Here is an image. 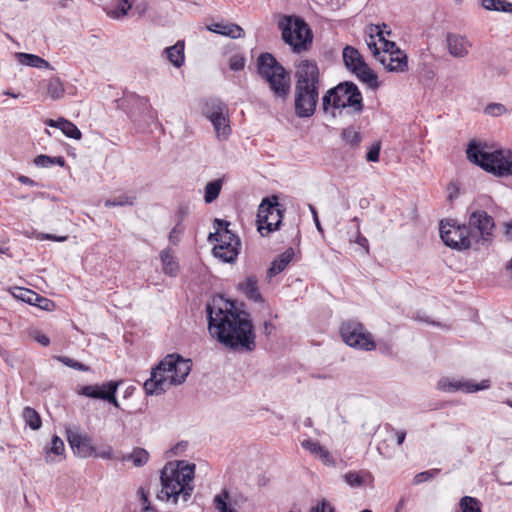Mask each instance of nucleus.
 <instances>
[{
	"label": "nucleus",
	"instance_id": "f257e3e1",
	"mask_svg": "<svg viewBox=\"0 0 512 512\" xmlns=\"http://www.w3.org/2000/svg\"><path fill=\"white\" fill-rule=\"evenodd\" d=\"M208 329L218 342L237 351L250 352L256 347V335L249 315L238 311L222 298L207 305Z\"/></svg>",
	"mask_w": 512,
	"mask_h": 512
},
{
	"label": "nucleus",
	"instance_id": "f03ea898",
	"mask_svg": "<svg viewBox=\"0 0 512 512\" xmlns=\"http://www.w3.org/2000/svg\"><path fill=\"white\" fill-rule=\"evenodd\" d=\"M191 361L177 354L167 355L156 367L152 368L150 378L144 382L147 395H161L172 386L182 384L191 371Z\"/></svg>",
	"mask_w": 512,
	"mask_h": 512
},
{
	"label": "nucleus",
	"instance_id": "7ed1b4c3",
	"mask_svg": "<svg viewBox=\"0 0 512 512\" xmlns=\"http://www.w3.org/2000/svg\"><path fill=\"white\" fill-rule=\"evenodd\" d=\"M194 464L169 462L161 471L162 489L158 498L173 504L187 503L194 490Z\"/></svg>",
	"mask_w": 512,
	"mask_h": 512
},
{
	"label": "nucleus",
	"instance_id": "20e7f679",
	"mask_svg": "<svg viewBox=\"0 0 512 512\" xmlns=\"http://www.w3.org/2000/svg\"><path fill=\"white\" fill-rule=\"evenodd\" d=\"M466 154L470 162L489 173L496 176L512 175V151L509 149L489 151L486 144L471 141Z\"/></svg>",
	"mask_w": 512,
	"mask_h": 512
},
{
	"label": "nucleus",
	"instance_id": "39448f33",
	"mask_svg": "<svg viewBox=\"0 0 512 512\" xmlns=\"http://www.w3.org/2000/svg\"><path fill=\"white\" fill-rule=\"evenodd\" d=\"M258 73L263 77L273 95L281 100H286L291 89L290 74L270 53H263L257 60Z\"/></svg>",
	"mask_w": 512,
	"mask_h": 512
},
{
	"label": "nucleus",
	"instance_id": "423d86ee",
	"mask_svg": "<svg viewBox=\"0 0 512 512\" xmlns=\"http://www.w3.org/2000/svg\"><path fill=\"white\" fill-rule=\"evenodd\" d=\"M322 106L325 112L330 108H348L353 113L359 114L363 110L362 94L355 84L351 82L340 83L325 93L322 98Z\"/></svg>",
	"mask_w": 512,
	"mask_h": 512
},
{
	"label": "nucleus",
	"instance_id": "0eeeda50",
	"mask_svg": "<svg viewBox=\"0 0 512 512\" xmlns=\"http://www.w3.org/2000/svg\"><path fill=\"white\" fill-rule=\"evenodd\" d=\"M278 26L281 30L283 41L291 46L293 52L307 51L312 43V31L307 23L297 16H283Z\"/></svg>",
	"mask_w": 512,
	"mask_h": 512
},
{
	"label": "nucleus",
	"instance_id": "6e6552de",
	"mask_svg": "<svg viewBox=\"0 0 512 512\" xmlns=\"http://www.w3.org/2000/svg\"><path fill=\"white\" fill-rule=\"evenodd\" d=\"M230 223L221 220H214L215 232L209 234V241L215 240L218 244L213 248L216 258L225 263H232L237 259L240 252V239L229 230Z\"/></svg>",
	"mask_w": 512,
	"mask_h": 512
},
{
	"label": "nucleus",
	"instance_id": "1a4fd4ad",
	"mask_svg": "<svg viewBox=\"0 0 512 512\" xmlns=\"http://www.w3.org/2000/svg\"><path fill=\"white\" fill-rule=\"evenodd\" d=\"M440 237L446 246L456 250L471 248L473 242H478V236L465 225H459L455 220L440 222Z\"/></svg>",
	"mask_w": 512,
	"mask_h": 512
},
{
	"label": "nucleus",
	"instance_id": "9d476101",
	"mask_svg": "<svg viewBox=\"0 0 512 512\" xmlns=\"http://www.w3.org/2000/svg\"><path fill=\"white\" fill-rule=\"evenodd\" d=\"M202 112L212 123L216 138L219 141L227 140L231 127L226 104L219 99H208L203 104Z\"/></svg>",
	"mask_w": 512,
	"mask_h": 512
},
{
	"label": "nucleus",
	"instance_id": "9b49d317",
	"mask_svg": "<svg viewBox=\"0 0 512 512\" xmlns=\"http://www.w3.org/2000/svg\"><path fill=\"white\" fill-rule=\"evenodd\" d=\"M343 61L348 70L354 73L362 82L370 88H377V75L368 67L360 52L352 47L346 46L343 49Z\"/></svg>",
	"mask_w": 512,
	"mask_h": 512
},
{
	"label": "nucleus",
	"instance_id": "f8f14e48",
	"mask_svg": "<svg viewBox=\"0 0 512 512\" xmlns=\"http://www.w3.org/2000/svg\"><path fill=\"white\" fill-rule=\"evenodd\" d=\"M343 341L354 348L365 351L374 350L376 345L371 333L363 325L354 321H347L340 328Z\"/></svg>",
	"mask_w": 512,
	"mask_h": 512
},
{
	"label": "nucleus",
	"instance_id": "ddd939ff",
	"mask_svg": "<svg viewBox=\"0 0 512 512\" xmlns=\"http://www.w3.org/2000/svg\"><path fill=\"white\" fill-rule=\"evenodd\" d=\"M282 211L279 208L277 199L274 202L269 199L262 200L257 213L258 231L262 236L277 230L282 221Z\"/></svg>",
	"mask_w": 512,
	"mask_h": 512
},
{
	"label": "nucleus",
	"instance_id": "4468645a",
	"mask_svg": "<svg viewBox=\"0 0 512 512\" xmlns=\"http://www.w3.org/2000/svg\"><path fill=\"white\" fill-rule=\"evenodd\" d=\"M317 86H298L294 89L295 115L299 118H309L314 115L319 101Z\"/></svg>",
	"mask_w": 512,
	"mask_h": 512
},
{
	"label": "nucleus",
	"instance_id": "2eb2a0df",
	"mask_svg": "<svg viewBox=\"0 0 512 512\" xmlns=\"http://www.w3.org/2000/svg\"><path fill=\"white\" fill-rule=\"evenodd\" d=\"M295 78V85L321 87L319 67L314 60H300L295 66Z\"/></svg>",
	"mask_w": 512,
	"mask_h": 512
},
{
	"label": "nucleus",
	"instance_id": "dca6fc26",
	"mask_svg": "<svg viewBox=\"0 0 512 512\" xmlns=\"http://www.w3.org/2000/svg\"><path fill=\"white\" fill-rule=\"evenodd\" d=\"M118 386L119 383L116 381H108L102 385H86L81 387L78 394L89 398L102 399L119 408V402L115 396Z\"/></svg>",
	"mask_w": 512,
	"mask_h": 512
},
{
	"label": "nucleus",
	"instance_id": "f3484780",
	"mask_svg": "<svg viewBox=\"0 0 512 512\" xmlns=\"http://www.w3.org/2000/svg\"><path fill=\"white\" fill-rule=\"evenodd\" d=\"M67 441L75 455L81 458L92 457L95 453L92 438L75 428L66 429Z\"/></svg>",
	"mask_w": 512,
	"mask_h": 512
},
{
	"label": "nucleus",
	"instance_id": "a211bd4d",
	"mask_svg": "<svg viewBox=\"0 0 512 512\" xmlns=\"http://www.w3.org/2000/svg\"><path fill=\"white\" fill-rule=\"evenodd\" d=\"M469 228L477 234L478 240H487V236L491 235L494 228L493 218L485 211H475L470 215Z\"/></svg>",
	"mask_w": 512,
	"mask_h": 512
},
{
	"label": "nucleus",
	"instance_id": "6ab92c4d",
	"mask_svg": "<svg viewBox=\"0 0 512 512\" xmlns=\"http://www.w3.org/2000/svg\"><path fill=\"white\" fill-rule=\"evenodd\" d=\"M379 62L389 72L403 73L408 69V57L400 49L392 53H382Z\"/></svg>",
	"mask_w": 512,
	"mask_h": 512
},
{
	"label": "nucleus",
	"instance_id": "aec40b11",
	"mask_svg": "<svg viewBox=\"0 0 512 512\" xmlns=\"http://www.w3.org/2000/svg\"><path fill=\"white\" fill-rule=\"evenodd\" d=\"M438 389L448 392L463 390L467 393H473L479 390H484L490 387L489 380H482L479 384H472L471 382L451 381L448 378H443L438 381Z\"/></svg>",
	"mask_w": 512,
	"mask_h": 512
},
{
	"label": "nucleus",
	"instance_id": "412c9836",
	"mask_svg": "<svg viewBox=\"0 0 512 512\" xmlns=\"http://www.w3.org/2000/svg\"><path fill=\"white\" fill-rule=\"evenodd\" d=\"M42 95L46 99H50L52 101H57L62 99L65 96V86L63 81L57 77L53 76L48 79H44L39 84Z\"/></svg>",
	"mask_w": 512,
	"mask_h": 512
},
{
	"label": "nucleus",
	"instance_id": "4be33fe9",
	"mask_svg": "<svg viewBox=\"0 0 512 512\" xmlns=\"http://www.w3.org/2000/svg\"><path fill=\"white\" fill-rule=\"evenodd\" d=\"M447 46L449 53L453 57L463 58L468 55L471 43L463 36L456 34H448Z\"/></svg>",
	"mask_w": 512,
	"mask_h": 512
},
{
	"label": "nucleus",
	"instance_id": "5701e85b",
	"mask_svg": "<svg viewBox=\"0 0 512 512\" xmlns=\"http://www.w3.org/2000/svg\"><path fill=\"white\" fill-rule=\"evenodd\" d=\"M293 257H294V250L292 248L286 249L283 253H281L271 263V266L267 272L268 277L271 278V277L281 273L283 270H285V268L292 261Z\"/></svg>",
	"mask_w": 512,
	"mask_h": 512
},
{
	"label": "nucleus",
	"instance_id": "b1692460",
	"mask_svg": "<svg viewBox=\"0 0 512 512\" xmlns=\"http://www.w3.org/2000/svg\"><path fill=\"white\" fill-rule=\"evenodd\" d=\"M160 260L162 262V269L166 275L176 276L179 271V264L174 252L170 249H164L160 252Z\"/></svg>",
	"mask_w": 512,
	"mask_h": 512
},
{
	"label": "nucleus",
	"instance_id": "393cba45",
	"mask_svg": "<svg viewBox=\"0 0 512 512\" xmlns=\"http://www.w3.org/2000/svg\"><path fill=\"white\" fill-rule=\"evenodd\" d=\"M301 446L309 451L314 456L318 457L320 460H322L325 464H332L333 459L328 452V450L321 446L319 442L307 439L302 441Z\"/></svg>",
	"mask_w": 512,
	"mask_h": 512
},
{
	"label": "nucleus",
	"instance_id": "a878e982",
	"mask_svg": "<svg viewBox=\"0 0 512 512\" xmlns=\"http://www.w3.org/2000/svg\"><path fill=\"white\" fill-rule=\"evenodd\" d=\"M238 288L248 299L255 302L262 301V296L259 292L257 280L255 277H247L243 282L238 284Z\"/></svg>",
	"mask_w": 512,
	"mask_h": 512
},
{
	"label": "nucleus",
	"instance_id": "bb28decb",
	"mask_svg": "<svg viewBox=\"0 0 512 512\" xmlns=\"http://www.w3.org/2000/svg\"><path fill=\"white\" fill-rule=\"evenodd\" d=\"M65 452V445L63 440L54 435L51 439V444L49 447L45 448V461L47 463L56 462L54 456L63 457Z\"/></svg>",
	"mask_w": 512,
	"mask_h": 512
},
{
	"label": "nucleus",
	"instance_id": "cd10ccee",
	"mask_svg": "<svg viewBox=\"0 0 512 512\" xmlns=\"http://www.w3.org/2000/svg\"><path fill=\"white\" fill-rule=\"evenodd\" d=\"M168 60L176 67L179 68L184 64V42L178 41L173 46L165 49Z\"/></svg>",
	"mask_w": 512,
	"mask_h": 512
},
{
	"label": "nucleus",
	"instance_id": "c85d7f7f",
	"mask_svg": "<svg viewBox=\"0 0 512 512\" xmlns=\"http://www.w3.org/2000/svg\"><path fill=\"white\" fill-rule=\"evenodd\" d=\"M16 57L21 64L26 66L36 68H51V65L48 61L34 54L17 53Z\"/></svg>",
	"mask_w": 512,
	"mask_h": 512
},
{
	"label": "nucleus",
	"instance_id": "c756f323",
	"mask_svg": "<svg viewBox=\"0 0 512 512\" xmlns=\"http://www.w3.org/2000/svg\"><path fill=\"white\" fill-rule=\"evenodd\" d=\"M22 417L25 421V424L32 430H38L42 425L40 415L35 409L31 407H25L23 409Z\"/></svg>",
	"mask_w": 512,
	"mask_h": 512
},
{
	"label": "nucleus",
	"instance_id": "7c9ffc66",
	"mask_svg": "<svg viewBox=\"0 0 512 512\" xmlns=\"http://www.w3.org/2000/svg\"><path fill=\"white\" fill-rule=\"evenodd\" d=\"M222 185V179H217L206 184L204 194V200L206 203H212L215 199L218 198L222 189Z\"/></svg>",
	"mask_w": 512,
	"mask_h": 512
},
{
	"label": "nucleus",
	"instance_id": "2f4dec72",
	"mask_svg": "<svg viewBox=\"0 0 512 512\" xmlns=\"http://www.w3.org/2000/svg\"><path fill=\"white\" fill-rule=\"evenodd\" d=\"M124 460L132 461L134 466L141 467L149 460V453L144 448H134L133 451L124 457Z\"/></svg>",
	"mask_w": 512,
	"mask_h": 512
},
{
	"label": "nucleus",
	"instance_id": "473e14b6",
	"mask_svg": "<svg viewBox=\"0 0 512 512\" xmlns=\"http://www.w3.org/2000/svg\"><path fill=\"white\" fill-rule=\"evenodd\" d=\"M59 129L68 138L80 140L82 137V133L78 129V127L74 123L65 118H60Z\"/></svg>",
	"mask_w": 512,
	"mask_h": 512
},
{
	"label": "nucleus",
	"instance_id": "72a5a7b5",
	"mask_svg": "<svg viewBox=\"0 0 512 512\" xmlns=\"http://www.w3.org/2000/svg\"><path fill=\"white\" fill-rule=\"evenodd\" d=\"M34 163L35 165L40 167H49L54 164H57L62 167L65 164V160L63 157H50L47 155H38L34 159Z\"/></svg>",
	"mask_w": 512,
	"mask_h": 512
},
{
	"label": "nucleus",
	"instance_id": "f704fd0d",
	"mask_svg": "<svg viewBox=\"0 0 512 512\" xmlns=\"http://www.w3.org/2000/svg\"><path fill=\"white\" fill-rule=\"evenodd\" d=\"M132 7L131 0H118V5L115 9L108 12V15L114 19L126 16Z\"/></svg>",
	"mask_w": 512,
	"mask_h": 512
},
{
	"label": "nucleus",
	"instance_id": "c9c22d12",
	"mask_svg": "<svg viewBox=\"0 0 512 512\" xmlns=\"http://www.w3.org/2000/svg\"><path fill=\"white\" fill-rule=\"evenodd\" d=\"M13 295L29 304H34L39 299V295L34 291L20 287L16 288V292Z\"/></svg>",
	"mask_w": 512,
	"mask_h": 512
},
{
	"label": "nucleus",
	"instance_id": "e433bc0d",
	"mask_svg": "<svg viewBox=\"0 0 512 512\" xmlns=\"http://www.w3.org/2000/svg\"><path fill=\"white\" fill-rule=\"evenodd\" d=\"M460 507L462 512H482L478 500L470 496L461 499Z\"/></svg>",
	"mask_w": 512,
	"mask_h": 512
},
{
	"label": "nucleus",
	"instance_id": "4c0bfd02",
	"mask_svg": "<svg viewBox=\"0 0 512 512\" xmlns=\"http://www.w3.org/2000/svg\"><path fill=\"white\" fill-rule=\"evenodd\" d=\"M341 135L343 140L351 146H357L361 141L360 133L352 127L344 129Z\"/></svg>",
	"mask_w": 512,
	"mask_h": 512
},
{
	"label": "nucleus",
	"instance_id": "58836bf2",
	"mask_svg": "<svg viewBox=\"0 0 512 512\" xmlns=\"http://www.w3.org/2000/svg\"><path fill=\"white\" fill-rule=\"evenodd\" d=\"M482 5L487 10L494 11H511L507 6H511V4L506 3L503 0H483Z\"/></svg>",
	"mask_w": 512,
	"mask_h": 512
},
{
	"label": "nucleus",
	"instance_id": "ea45409f",
	"mask_svg": "<svg viewBox=\"0 0 512 512\" xmlns=\"http://www.w3.org/2000/svg\"><path fill=\"white\" fill-rule=\"evenodd\" d=\"M135 198L121 195L118 198L115 199H108L105 201V207L111 208L116 206H131L134 203Z\"/></svg>",
	"mask_w": 512,
	"mask_h": 512
},
{
	"label": "nucleus",
	"instance_id": "a19ab883",
	"mask_svg": "<svg viewBox=\"0 0 512 512\" xmlns=\"http://www.w3.org/2000/svg\"><path fill=\"white\" fill-rule=\"evenodd\" d=\"M383 29L379 25H371L368 28V36L365 39L366 44L378 43L380 44V36H383Z\"/></svg>",
	"mask_w": 512,
	"mask_h": 512
},
{
	"label": "nucleus",
	"instance_id": "79ce46f5",
	"mask_svg": "<svg viewBox=\"0 0 512 512\" xmlns=\"http://www.w3.org/2000/svg\"><path fill=\"white\" fill-rule=\"evenodd\" d=\"M229 498L227 491H222L214 498V503L219 512H234L233 509L227 506L226 500Z\"/></svg>",
	"mask_w": 512,
	"mask_h": 512
},
{
	"label": "nucleus",
	"instance_id": "37998d69",
	"mask_svg": "<svg viewBox=\"0 0 512 512\" xmlns=\"http://www.w3.org/2000/svg\"><path fill=\"white\" fill-rule=\"evenodd\" d=\"M55 359L66 365L67 367L79 370V371H88L89 367L66 356H55Z\"/></svg>",
	"mask_w": 512,
	"mask_h": 512
},
{
	"label": "nucleus",
	"instance_id": "c03bdc74",
	"mask_svg": "<svg viewBox=\"0 0 512 512\" xmlns=\"http://www.w3.org/2000/svg\"><path fill=\"white\" fill-rule=\"evenodd\" d=\"M485 114L498 117L507 113V108L501 103L488 104L484 109Z\"/></svg>",
	"mask_w": 512,
	"mask_h": 512
},
{
	"label": "nucleus",
	"instance_id": "a18cd8bd",
	"mask_svg": "<svg viewBox=\"0 0 512 512\" xmlns=\"http://www.w3.org/2000/svg\"><path fill=\"white\" fill-rule=\"evenodd\" d=\"M438 473H439L438 469H433V470H429V471L420 472V473H418V474H416L414 476L413 484L414 485H418V484H421L423 482L429 481L432 478H434L435 475H437Z\"/></svg>",
	"mask_w": 512,
	"mask_h": 512
},
{
	"label": "nucleus",
	"instance_id": "49530a36",
	"mask_svg": "<svg viewBox=\"0 0 512 512\" xmlns=\"http://www.w3.org/2000/svg\"><path fill=\"white\" fill-rule=\"evenodd\" d=\"M224 36H228L232 39L242 38L244 36V30L237 24H227Z\"/></svg>",
	"mask_w": 512,
	"mask_h": 512
},
{
	"label": "nucleus",
	"instance_id": "de8ad7c7",
	"mask_svg": "<svg viewBox=\"0 0 512 512\" xmlns=\"http://www.w3.org/2000/svg\"><path fill=\"white\" fill-rule=\"evenodd\" d=\"M245 66V58L240 54L232 55L229 59V68L233 71H241Z\"/></svg>",
	"mask_w": 512,
	"mask_h": 512
},
{
	"label": "nucleus",
	"instance_id": "09e8293b",
	"mask_svg": "<svg viewBox=\"0 0 512 512\" xmlns=\"http://www.w3.org/2000/svg\"><path fill=\"white\" fill-rule=\"evenodd\" d=\"M345 482L351 487L361 486L363 483L362 476L358 472H348L344 475Z\"/></svg>",
	"mask_w": 512,
	"mask_h": 512
},
{
	"label": "nucleus",
	"instance_id": "8fccbe9b",
	"mask_svg": "<svg viewBox=\"0 0 512 512\" xmlns=\"http://www.w3.org/2000/svg\"><path fill=\"white\" fill-rule=\"evenodd\" d=\"M94 457L110 460L113 459L114 453L111 446L106 445L99 449L95 448V453L93 454Z\"/></svg>",
	"mask_w": 512,
	"mask_h": 512
},
{
	"label": "nucleus",
	"instance_id": "3c124183",
	"mask_svg": "<svg viewBox=\"0 0 512 512\" xmlns=\"http://www.w3.org/2000/svg\"><path fill=\"white\" fill-rule=\"evenodd\" d=\"M310 512H336L334 506L327 501L326 499H322L311 508Z\"/></svg>",
	"mask_w": 512,
	"mask_h": 512
},
{
	"label": "nucleus",
	"instance_id": "603ef678",
	"mask_svg": "<svg viewBox=\"0 0 512 512\" xmlns=\"http://www.w3.org/2000/svg\"><path fill=\"white\" fill-rule=\"evenodd\" d=\"M349 241L351 243H356L358 244L359 246H361L365 253L368 254L369 253V244H368V240L366 237L362 236V234L360 233L359 229H357L356 233H355V236L354 237H351L349 239Z\"/></svg>",
	"mask_w": 512,
	"mask_h": 512
},
{
	"label": "nucleus",
	"instance_id": "864d4df0",
	"mask_svg": "<svg viewBox=\"0 0 512 512\" xmlns=\"http://www.w3.org/2000/svg\"><path fill=\"white\" fill-rule=\"evenodd\" d=\"M380 149H381L380 143H375L374 145H372L366 155L367 161H370V162L379 161Z\"/></svg>",
	"mask_w": 512,
	"mask_h": 512
},
{
	"label": "nucleus",
	"instance_id": "5fc2aeb1",
	"mask_svg": "<svg viewBox=\"0 0 512 512\" xmlns=\"http://www.w3.org/2000/svg\"><path fill=\"white\" fill-rule=\"evenodd\" d=\"M380 45L382 53H392L395 49H399L394 42L387 40L384 34L380 36Z\"/></svg>",
	"mask_w": 512,
	"mask_h": 512
},
{
	"label": "nucleus",
	"instance_id": "6e6d98bb",
	"mask_svg": "<svg viewBox=\"0 0 512 512\" xmlns=\"http://www.w3.org/2000/svg\"><path fill=\"white\" fill-rule=\"evenodd\" d=\"M31 337L42 346H48L50 344L49 337L41 331L35 330L31 332Z\"/></svg>",
	"mask_w": 512,
	"mask_h": 512
},
{
	"label": "nucleus",
	"instance_id": "4d7b16f0",
	"mask_svg": "<svg viewBox=\"0 0 512 512\" xmlns=\"http://www.w3.org/2000/svg\"><path fill=\"white\" fill-rule=\"evenodd\" d=\"M34 305H37L38 307H40L41 309L46 310V311H51L55 307V304L53 301H51L47 298H44L40 295H39V299L34 303Z\"/></svg>",
	"mask_w": 512,
	"mask_h": 512
},
{
	"label": "nucleus",
	"instance_id": "13d9d810",
	"mask_svg": "<svg viewBox=\"0 0 512 512\" xmlns=\"http://www.w3.org/2000/svg\"><path fill=\"white\" fill-rule=\"evenodd\" d=\"M138 494L140 496V499H141L142 505H143L142 508H141V511L142 512L150 511L151 506L149 504L148 494L146 493V491L143 488H140L139 491H138Z\"/></svg>",
	"mask_w": 512,
	"mask_h": 512
},
{
	"label": "nucleus",
	"instance_id": "bf43d9fd",
	"mask_svg": "<svg viewBox=\"0 0 512 512\" xmlns=\"http://www.w3.org/2000/svg\"><path fill=\"white\" fill-rule=\"evenodd\" d=\"M67 236H55V235H52V234H47V233H39L37 235V239L39 240H52V241H57V242H64L67 240Z\"/></svg>",
	"mask_w": 512,
	"mask_h": 512
},
{
	"label": "nucleus",
	"instance_id": "052dcab7",
	"mask_svg": "<svg viewBox=\"0 0 512 512\" xmlns=\"http://www.w3.org/2000/svg\"><path fill=\"white\" fill-rule=\"evenodd\" d=\"M447 192H448V199L450 201H452L453 199L458 197V195H459V188H458L457 184L450 183L448 185V187H447Z\"/></svg>",
	"mask_w": 512,
	"mask_h": 512
},
{
	"label": "nucleus",
	"instance_id": "680f3d73",
	"mask_svg": "<svg viewBox=\"0 0 512 512\" xmlns=\"http://www.w3.org/2000/svg\"><path fill=\"white\" fill-rule=\"evenodd\" d=\"M308 207H309V210H310V212H311V214L313 216V220H314V223H315V226H316L317 230L321 234H323V228H322L321 223L319 221L318 214H317V211H316L315 207L313 205H311V204H309Z\"/></svg>",
	"mask_w": 512,
	"mask_h": 512
},
{
	"label": "nucleus",
	"instance_id": "e2e57ef3",
	"mask_svg": "<svg viewBox=\"0 0 512 512\" xmlns=\"http://www.w3.org/2000/svg\"><path fill=\"white\" fill-rule=\"evenodd\" d=\"M369 50L372 52L374 57L379 61L381 58L382 50L381 45L378 43L367 44Z\"/></svg>",
	"mask_w": 512,
	"mask_h": 512
},
{
	"label": "nucleus",
	"instance_id": "0e129e2a",
	"mask_svg": "<svg viewBox=\"0 0 512 512\" xmlns=\"http://www.w3.org/2000/svg\"><path fill=\"white\" fill-rule=\"evenodd\" d=\"M226 27H227V24L214 23V24H211L210 26H208V30H210L214 33H217V34L224 35Z\"/></svg>",
	"mask_w": 512,
	"mask_h": 512
},
{
	"label": "nucleus",
	"instance_id": "69168bd1",
	"mask_svg": "<svg viewBox=\"0 0 512 512\" xmlns=\"http://www.w3.org/2000/svg\"><path fill=\"white\" fill-rule=\"evenodd\" d=\"M189 213V208L186 205H182L177 210V216L179 220H183Z\"/></svg>",
	"mask_w": 512,
	"mask_h": 512
},
{
	"label": "nucleus",
	"instance_id": "338daca9",
	"mask_svg": "<svg viewBox=\"0 0 512 512\" xmlns=\"http://www.w3.org/2000/svg\"><path fill=\"white\" fill-rule=\"evenodd\" d=\"M273 330H274V325L270 321H266L264 323V333L266 335H270Z\"/></svg>",
	"mask_w": 512,
	"mask_h": 512
},
{
	"label": "nucleus",
	"instance_id": "774afa93",
	"mask_svg": "<svg viewBox=\"0 0 512 512\" xmlns=\"http://www.w3.org/2000/svg\"><path fill=\"white\" fill-rule=\"evenodd\" d=\"M505 235L512 239V222L505 224Z\"/></svg>",
	"mask_w": 512,
	"mask_h": 512
}]
</instances>
